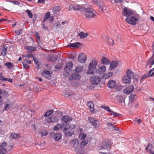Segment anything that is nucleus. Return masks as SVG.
<instances>
[{"mask_svg":"<svg viewBox=\"0 0 154 154\" xmlns=\"http://www.w3.org/2000/svg\"><path fill=\"white\" fill-rule=\"evenodd\" d=\"M45 122L48 123H49L52 122V120H51V117H48L46 118L45 119Z\"/></svg>","mask_w":154,"mask_h":154,"instance_id":"6e6d98bb","label":"nucleus"},{"mask_svg":"<svg viewBox=\"0 0 154 154\" xmlns=\"http://www.w3.org/2000/svg\"><path fill=\"white\" fill-rule=\"evenodd\" d=\"M6 145V142H4L0 144V147L1 148H4V147Z\"/></svg>","mask_w":154,"mask_h":154,"instance_id":"4d7b16f0","label":"nucleus"},{"mask_svg":"<svg viewBox=\"0 0 154 154\" xmlns=\"http://www.w3.org/2000/svg\"><path fill=\"white\" fill-rule=\"evenodd\" d=\"M108 43L110 45H113L114 44V41L111 38H108Z\"/></svg>","mask_w":154,"mask_h":154,"instance_id":"603ef678","label":"nucleus"},{"mask_svg":"<svg viewBox=\"0 0 154 154\" xmlns=\"http://www.w3.org/2000/svg\"><path fill=\"white\" fill-rule=\"evenodd\" d=\"M82 44L79 42H76L73 43H70L68 46H69L72 47L78 48L79 45H81Z\"/></svg>","mask_w":154,"mask_h":154,"instance_id":"c756f323","label":"nucleus"},{"mask_svg":"<svg viewBox=\"0 0 154 154\" xmlns=\"http://www.w3.org/2000/svg\"><path fill=\"white\" fill-rule=\"evenodd\" d=\"M70 143H72L73 145V147L74 148L75 151L77 154H78L79 151L78 148L79 141L76 139H75L70 140Z\"/></svg>","mask_w":154,"mask_h":154,"instance_id":"9d476101","label":"nucleus"},{"mask_svg":"<svg viewBox=\"0 0 154 154\" xmlns=\"http://www.w3.org/2000/svg\"><path fill=\"white\" fill-rule=\"evenodd\" d=\"M97 61L93 60L90 63L88 66V70L87 73L88 75L93 74L96 70V66L97 64Z\"/></svg>","mask_w":154,"mask_h":154,"instance_id":"7ed1b4c3","label":"nucleus"},{"mask_svg":"<svg viewBox=\"0 0 154 154\" xmlns=\"http://www.w3.org/2000/svg\"><path fill=\"white\" fill-rule=\"evenodd\" d=\"M3 49L2 52V55L3 56H5L6 55L7 53V48L5 47V46H3Z\"/></svg>","mask_w":154,"mask_h":154,"instance_id":"79ce46f5","label":"nucleus"},{"mask_svg":"<svg viewBox=\"0 0 154 154\" xmlns=\"http://www.w3.org/2000/svg\"><path fill=\"white\" fill-rule=\"evenodd\" d=\"M7 81L8 82H12V79H4V81Z\"/></svg>","mask_w":154,"mask_h":154,"instance_id":"69168bd1","label":"nucleus"},{"mask_svg":"<svg viewBox=\"0 0 154 154\" xmlns=\"http://www.w3.org/2000/svg\"><path fill=\"white\" fill-rule=\"evenodd\" d=\"M31 63V60L29 59L23 61V64L24 68L27 69L29 68V65Z\"/></svg>","mask_w":154,"mask_h":154,"instance_id":"6ab92c4d","label":"nucleus"},{"mask_svg":"<svg viewBox=\"0 0 154 154\" xmlns=\"http://www.w3.org/2000/svg\"><path fill=\"white\" fill-rule=\"evenodd\" d=\"M131 79L127 75L124 76L122 78V81L125 84L130 83L131 82Z\"/></svg>","mask_w":154,"mask_h":154,"instance_id":"a878e982","label":"nucleus"},{"mask_svg":"<svg viewBox=\"0 0 154 154\" xmlns=\"http://www.w3.org/2000/svg\"><path fill=\"white\" fill-rule=\"evenodd\" d=\"M134 90L133 86L131 85L125 88L123 91V92L125 94H129L131 93Z\"/></svg>","mask_w":154,"mask_h":154,"instance_id":"4468645a","label":"nucleus"},{"mask_svg":"<svg viewBox=\"0 0 154 154\" xmlns=\"http://www.w3.org/2000/svg\"><path fill=\"white\" fill-rule=\"evenodd\" d=\"M88 143V141L87 140H83L81 143V145L82 147H84Z\"/></svg>","mask_w":154,"mask_h":154,"instance_id":"49530a36","label":"nucleus"},{"mask_svg":"<svg viewBox=\"0 0 154 154\" xmlns=\"http://www.w3.org/2000/svg\"><path fill=\"white\" fill-rule=\"evenodd\" d=\"M12 3H13L14 5H19L20 4V3L18 1H11Z\"/></svg>","mask_w":154,"mask_h":154,"instance_id":"bf43d9fd","label":"nucleus"},{"mask_svg":"<svg viewBox=\"0 0 154 154\" xmlns=\"http://www.w3.org/2000/svg\"><path fill=\"white\" fill-rule=\"evenodd\" d=\"M50 17V13L49 12H48L46 13L45 15V17L43 21V22L44 23Z\"/></svg>","mask_w":154,"mask_h":154,"instance_id":"58836bf2","label":"nucleus"},{"mask_svg":"<svg viewBox=\"0 0 154 154\" xmlns=\"http://www.w3.org/2000/svg\"><path fill=\"white\" fill-rule=\"evenodd\" d=\"M20 137L19 134L16 133H11L9 136V138L11 139H17Z\"/></svg>","mask_w":154,"mask_h":154,"instance_id":"b1692460","label":"nucleus"},{"mask_svg":"<svg viewBox=\"0 0 154 154\" xmlns=\"http://www.w3.org/2000/svg\"><path fill=\"white\" fill-rule=\"evenodd\" d=\"M33 56V54H28L25 57H32Z\"/></svg>","mask_w":154,"mask_h":154,"instance_id":"0e129e2a","label":"nucleus"},{"mask_svg":"<svg viewBox=\"0 0 154 154\" xmlns=\"http://www.w3.org/2000/svg\"><path fill=\"white\" fill-rule=\"evenodd\" d=\"M42 76L45 78L50 79L51 78V75L49 71L48 70H44L42 72Z\"/></svg>","mask_w":154,"mask_h":154,"instance_id":"ddd939ff","label":"nucleus"},{"mask_svg":"<svg viewBox=\"0 0 154 154\" xmlns=\"http://www.w3.org/2000/svg\"><path fill=\"white\" fill-rule=\"evenodd\" d=\"M122 11V15L124 16L128 17L134 14V12L131 10L127 7H123Z\"/></svg>","mask_w":154,"mask_h":154,"instance_id":"20e7f679","label":"nucleus"},{"mask_svg":"<svg viewBox=\"0 0 154 154\" xmlns=\"http://www.w3.org/2000/svg\"><path fill=\"white\" fill-rule=\"evenodd\" d=\"M72 66L73 64L71 62L67 63L65 65V71L69 74L71 71Z\"/></svg>","mask_w":154,"mask_h":154,"instance_id":"9b49d317","label":"nucleus"},{"mask_svg":"<svg viewBox=\"0 0 154 154\" xmlns=\"http://www.w3.org/2000/svg\"><path fill=\"white\" fill-rule=\"evenodd\" d=\"M4 79H5V78H4L2 74V73L0 74V80L4 81Z\"/></svg>","mask_w":154,"mask_h":154,"instance_id":"680f3d73","label":"nucleus"},{"mask_svg":"<svg viewBox=\"0 0 154 154\" xmlns=\"http://www.w3.org/2000/svg\"><path fill=\"white\" fill-rule=\"evenodd\" d=\"M42 28L44 29L45 30H48V27L46 26H45L44 24L42 23Z\"/></svg>","mask_w":154,"mask_h":154,"instance_id":"052dcab7","label":"nucleus"},{"mask_svg":"<svg viewBox=\"0 0 154 154\" xmlns=\"http://www.w3.org/2000/svg\"><path fill=\"white\" fill-rule=\"evenodd\" d=\"M6 152V149L5 148L0 147V154H5Z\"/></svg>","mask_w":154,"mask_h":154,"instance_id":"09e8293b","label":"nucleus"},{"mask_svg":"<svg viewBox=\"0 0 154 154\" xmlns=\"http://www.w3.org/2000/svg\"><path fill=\"white\" fill-rule=\"evenodd\" d=\"M112 75L113 73L112 72H109L104 74L103 75V78L105 79H107L111 76Z\"/></svg>","mask_w":154,"mask_h":154,"instance_id":"72a5a7b5","label":"nucleus"},{"mask_svg":"<svg viewBox=\"0 0 154 154\" xmlns=\"http://www.w3.org/2000/svg\"><path fill=\"white\" fill-rule=\"evenodd\" d=\"M124 0H114L116 3H120L123 2Z\"/></svg>","mask_w":154,"mask_h":154,"instance_id":"774afa93","label":"nucleus"},{"mask_svg":"<svg viewBox=\"0 0 154 154\" xmlns=\"http://www.w3.org/2000/svg\"><path fill=\"white\" fill-rule=\"evenodd\" d=\"M25 48L27 49L29 52H31L34 51L36 49V48L35 47L29 46L25 47Z\"/></svg>","mask_w":154,"mask_h":154,"instance_id":"c85d7f7f","label":"nucleus"},{"mask_svg":"<svg viewBox=\"0 0 154 154\" xmlns=\"http://www.w3.org/2000/svg\"><path fill=\"white\" fill-rule=\"evenodd\" d=\"M54 112V111L53 110H50L46 112L44 115V116L46 117L48 116L51 115Z\"/></svg>","mask_w":154,"mask_h":154,"instance_id":"f704fd0d","label":"nucleus"},{"mask_svg":"<svg viewBox=\"0 0 154 154\" xmlns=\"http://www.w3.org/2000/svg\"><path fill=\"white\" fill-rule=\"evenodd\" d=\"M84 8H83L81 5L77 4L69 6V11L72 10H79L82 12H83V10Z\"/></svg>","mask_w":154,"mask_h":154,"instance_id":"6e6552de","label":"nucleus"},{"mask_svg":"<svg viewBox=\"0 0 154 154\" xmlns=\"http://www.w3.org/2000/svg\"><path fill=\"white\" fill-rule=\"evenodd\" d=\"M26 12L28 14V16L30 18H31L32 17V14L30 10L27 9L26 11Z\"/></svg>","mask_w":154,"mask_h":154,"instance_id":"a18cd8bd","label":"nucleus"},{"mask_svg":"<svg viewBox=\"0 0 154 154\" xmlns=\"http://www.w3.org/2000/svg\"><path fill=\"white\" fill-rule=\"evenodd\" d=\"M53 10L54 12H58L60 10V7L58 6H56L54 7Z\"/></svg>","mask_w":154,"mask_h":154,"instance_id":"5fc2aeb1","label":"nucleus"},{"mask_svg":"<svg viewBox=\"0 0 154 154\" xmlns=\"http://www.w3.org/2000/svg\"><path fill=\"white\" fill-rule=\"evenodd\" d=\"M62 120L64 121V122H69L72 121V118L68 116H65L62 117Z\"/></svg>","mask_w":154,"mask_h":154,"instance_id":"393cba45","label":"nucleus"},{"mask_svg":"<svg viewBox=\"0 0 154 154\" xmlns=\"http://www.w3.org/2000/svg\"><path fill=\"white\" fill-rule=\"evenodd\" d=\"M52 135H53V137L54 140L58 141L60 140L62 137V134L60 133H55L54 132L52 133Z\"/></svg>","mask_w":154,"mask_h":154,"instance_id":"dca6fc26","label":"nucleus"},{"mask_svg":"<svg viewBox=\"0 0 154 154\" xmlns=\"http://www.w3.org/2000/svg\"><path fill=\"white\" fill-rule=\"evenodd\" d=\"M153 55H154V54H153ZM147 63L148 64H150L152 65L154 64V57H153V56L151 57L147 60Z\"/></svg>","mask_w":154,"mask_h":154,"instance_id":"473e14b6","label":"nucleus"},{"mask_svg":"<svg viewBox=\"0 0 154 154\" xmlns=\"http://www.w3.org/2000/svg\"><path fill=\"white\" fill-rule=\"evenodd\" d=\"M88 35V33H84L83 32H82L78 34V36L80 37L81 39L86 38Z\"/></svg>","mask_w":154,"mask_h":154,"instance_id":"bb28decb","label":"nucleus"},{"mask_svg":"<svg viewBox=\"0 0 154 154\" xmlns=\"http://www.w3.org/2000/svg\"><path fill=\"white\" fill-rule=\"evenodd\" d=\"M88 105L90 108V111L92 112H93L94 111V104L91 101H90L88 102Z\"/></svg>","mask_w":154,"mask_h":154,"instance_id":"cd10ccee","label":"nucleus"},{"mask_svg":"<svg viewBox=\"0 0 154 154\" xmlns=\"http://www.w3.org/2000/svg\"><path fill=\"white\" fill-rule=\"evenodd\" d=\"M86 55L83 53L80 54L78 57L79 61L82 63H84L86 60Z\"/></svg>","mask_w":154,"mask_h":154,"instance_id":"f8f14e48","label":"nucleus"},{"mask_svg":"<svg viewBox=\"0 0 154 154\" xmlns=\"http://www.w3.org/2000/svg\"><path fill=\"white\" fill-rule=\"evenodd\" d=\"M86 17L87 19H90L94 18L96 16V14H94L89 9L85 8L83 10V12Z\"/></svg>","mask_w":154,"mask_h":154,"instance_id":"0eeeda50","label":"nucleus"},{"mask_svg":"<svg viewBox=\"0 0 154 154\" xmlns=\"http://www.w3.org/2000/svg\"><path fill=\"white\" fill-rule=\"evenodd\" d=\"M140 16L139 14H135L128 17H126L125 21L130 24L134 26L137 24L140 19Z\"/></svg>","mask_w":154,"mask_h":154,"instance_id":"f03ea898","label":"nucleus"},{"mask_svg":"<svg viewBox=\"0 0 154 154\" xmlns=\"http://www.w3.org/2000/svg\"><path fill=\"white\" fill-rule=\"evenodd\" d=\"M135 121H136L138 124H140L142 122L141 120L140 119L137 120V119H135Z\"/></svg>","mask_w":154,"mask_h":154,"instance_id":"338daca9","label":"nucleus"},{"mask_svg":"<svg viewBox=\"0 0 154 154\" xmlns=\"http://www.w3.org/2000/svg\"><path fill=\"white\" fill-rule=\"evenodd\" d=\"M101 107L102 108L105 109V110L107 111L108 112H109V114H110V113H111V111H112L110 109L109 107L108 106H101Z\"/></svg>","mask_w":154,"mask_h":154,"instance_id":"4c0bfd02","label":"nucleus"},{"mask_svg":"<svg viewBox=\"0 0 154 154\" xmlns=\"http://www.w3.org/2000/svg\"><path fill=\"white\" fill-rule=\"evenodd\" d=\"M39 135L42 137L43 136H46L47 134V132L46 130H41L38 132Z\"/></svg>","mask_w":154,"mask_h":154,"instance_id":"7c9ffc66","label":"nucleus"},{"mask_svg":"<svg viewBox=\"0 0 154 154\" xmlns=\"http://www.w3.org/2000/svg\"><path fill=\"white\" fill-rule=\"evenodd\" d=\"M36 36L37 37L38 40L40 39V36L39 33L38 32H36L35 33Z\"/></svg>","mask_w":154,"mask_h":154,"instance_id":"e2e57ef3","label":"nucleus"},{"mask_svg":"<svg viewBox=\"0 0 154 154\" xmlns=\"http://www.w3.org/2000/svg\"><path fill=\"white\" fill-rule=\"evenodd\" d=\"M111 146V142L110 141L104 142L100 145L97 147L99 150L106 149L108 150L110 149Z\"/></svg>","mask_w":154,"mask_h":154,"instance_id":"423d86ee","label":"nucleus"},{"mask_svg":"<svg viewBox=\"0 0 154 154\" xmlns=\"http://www.w3.org/2000/svg\"><path fill=\"white\" fill-rule=\"evenodd\" d=\"M72 79L75 80H79L80 79V76L79 75L74 73L72 75Z\"/></svg>","mask_w":154,"mask_h":154,"instance_id":"2f4dec72","label":"nucleus"},{"mask_svg":"<svg viewBox=\"0 0 154 154\" xmlns=\"http://www.w3.org/2000/svg\"><path fill=\"white\" fill-rule=\"evenodd\" d=\"M75 126L73 125H69L67 122H63L62 125V130L66 136H70L74 134Z\"/></svg>","mask_w":154,"mask_h":154,"instance_id":"f257e3e1","label":"nucleus"},{"mask_svg":"<svg viewBox=\"0 0 154 154\" xmlns=\"http://www.w3.org/2000/svg\"><path fill=\"white\" fill-rule=\"evenodd\" d=\"M135 95L132 94L129 97V100L131 102L132 101L134 100Z\"/></svg>","mask_w":154,"mask_h":154,"instance_id":"3c124183","label":"nucleus"},{"mask_svg":"<svg viewBox=\"0 0 154 154\" xmlns=\"http://www.w3.org/2000/svg\"><path fill=\"white\" fill-rule=\"evenodd\" d=\"M60 128L62 129V125L58 124L54 127L53 130L54 131H57Z\"/></svg>","mask_w":154,"mask_h":154,"instance_id":"a19ab883","label":"nucleus"},{"mask_svg":"<svg viewBox=\"0 0 154 154\" xmlns=\"http://www.w3.org/2000/svg\"><path fill=\"white\" fill-rule=\"evenodd\" d=\"M12 104L11 102H9V103L6 104L5 106L4 111L8 110L9 108L12 107Z\"/></svg>","mask_w":154,"mask_h":154,"instance_id":"e433bc0d","label":"nucleus"},{"mask_svg":"<svg viewBox=\"0 0 154 154\" xmlns=\"http://www.w3.org/2000/svg\"><path fill=\"white\" fill-rule=\"evenodd\" d=\"M147 73L149 76L153 75H154V68L150 69Z\"/></svg>","mask_w":154,"mask_h":154,"instance_id":"c03bdc74","label":"nucleus"},{"mask_svg":"<svg viewBox=\"0 0 154 154\" xmlns=\"http://www.w3.org/2000/svg\"><path fill=\"white\" fill-rule=\"evenodd\" d=\"M149 77H150L148 73L145 74L143 75L142 77V79H143L144 78H147Z\"/></svg>","mask_w":154,"mask_h":154,"instance_id":"13d9d810","label":"nucleus"},{"mask_svg":"<svg viewBox=\"0 0 154 154\" xmlns=\"http://www.w3.org/2000/svg\"><path fill=\"white\" fill-rule=\"evenodd\" d=\"M146 151L149 153L152 154H154V152H153V148L152 144L149 143L146 148Z\"/></svg>","mask_w":154,"mask_h":154,"instance_id":"aec40b11","label":"nucleus"},{"mask_svg":"<svg viewBox=\"0 0 154 154\" xmlns=\"http://www.w3.org/2000/svg\"><path fill=\"white\" fill-rule=\"evenodd\" d=\"M101 62L103 65H109L110 63V61L105 57H103L101 60Z\"/></svg>","mask_w":154,"mask_h":154,"instance_id":"a211bd4d","label":"nucleus"},{"mask_svg":"<svg viewBox=\"0 0 154 154\" xmlns=\"http://www.w3.org/2000/svg\"><path fill=\"white\" fill-rule=\"evenodd\" d=\"M88 121L89 123L91 124L95 129L97 130L99 128L100 125L98 120L97 119L92 118L91 117H89Z\"/></svg>","mask_w":154,"mask_h":154,"instance_id":"39448f33","label":"nucleus"},{"mask_svg":"<svg viewBox=\"0 0 154 154\" xmlns=\"http://www.w3.org/2000/svg\"><path fill=\"white\" fill-rule=\"evenodd\" d=\"M100 78L97 76H93L90 78L91 83L94 85L99 84L100 82Z\"/></svg>","mask_w":154,"mask_h":154,"instance_id":"1a4fd4ad","label":"nucleus"},{"mask_svg":"<svg viewBox=\"0 0 154 154\" xmlns=\"http://www.w3.org/2000/svg\"><path fill=\"white\" fill-rule=\"evenodd\" d=\"M116 85V81L113 80L109 81L107 84L108 87L111 88H114Z\"/></svg>","mask_w":154,"mask_h":154,"instance_id":"412c9836","label":"nucleus"},{"mask_svg":"<svg viewBox=\"0 0 154 154\" xmlns=\"http://www.w3.org/2000/svg\"><path fill=\"white\" fill-rule=\"evenodd\" d=\"M22 31L23 29H20L19 30H16L15 31V32L17 35H19L22 33Z\"/></svg>","mask_w":154,"mask_h":154,"instance_id":"864d4df0","label":"nucleus"},{"mask_svg":"<svg viewBox=\"0 0 154 154\" xmlns=\"http://www.w3.org/2000/svg\"><path fill=\"white\" fill-rule=\"evenodd\" d=\"M5 65L9 69H11L13 67L12 63L11 62L6 63H5Z\"/></svg>","mask_w":154,"mask_h":154,"instance_id":"ea45409f","label":"nucleus"},{"mask_svg":"<svg viewBox=\"0 0 154 154\" xmlns=\"http://www.w3.org/2000/svg\"><path fill=\"white\" fill-rule=\"evenodd\" d=\"M51 118L52 122H57L58 120V119L54 115L51 116Z\"/></svg>","mask_w":154,"mask_h":154,"instance_id":"37998d69","label":"nucleus"},{"mask_svg":"<svg viewBox=\"0 0 154 154\" xmlns=\"http://www.w3.org/2000/svg\"><path fill=\"white\" fill-rule=\"evenodd\" d=\"M83 67L82 66H78L76 68L75 71L77 73L80 72L83 69Z\"/></svg>","mask_w":154,"mask_h":154,"instance_id":"c9c22d12","label":"nucleus"},{"mask_svg":"<svg viewBox=\"0 0 154 154\" xmlns=\"http://www.w3.org/2000/svg\"><path fill=\"white\" fill-rule=\"evenodd\" d=\"M111 115H113L114 116L118 117L121 114L119 113L115 112L112 110L110 114Z\"/></svg>","mask_w":154,"mask_h":154,"instance_id":"de8ad7c7","label":"nucleus"},{"mask_svg":"<svg viewBox=\"0 0 154 154\" xmlns=\"http://www.w3.org/2000/svg\"><path fill=\"white\" fill-rule=\"evenodd\" d=\"M118 62L116 61H112L110 64L109 69L112 70V69L115 68L117 66Z\"/></svg>","mask_w":154,"mask_h":154,"instance_id":"4be33fe9","label":"nucleus"},{"mask_svg":"<svg viewBox=\"0 0 154 154\" xmlns=\"http://www.w3.org/2000/svg\"><path fill=\"white\" fill-rule=\"evenodd\" d=\"M93 2L99 7V8L100 9L101 11L103 10L104 5V3L103 2L100 1H94Z\"/></svg>","mask_w":154,"mask_h":154,"instance_id":"f3484780","label":"nucleus"},{"mask_svg":"<svg viewBox=\"0 0 154 154\" xmlns=\"http://www.w3.org/2000/svg\"><path fill=\"white\" fill-rule=\"evenodd\" d=\"M86 135L84 133H81L79 135V138L80 140H83L85 138Z\"/></svg>","mask_w":154,"mask_h":154,"instance_id":"8fccbe9b","label":"nucleus"},{"mask_svg":"<svg viewBox=\"0 0 154 154\" xmlns=\"http://www.w3.org/2000/svg\"><path fill=\"white\" fill-rule=\"evenodd\" d=\"M126 73V75L131 79H135L134 77L135 75H134V73L131 70H128L127 71Z\"/></svg>","mask_w":154,"mask_h":154,"instance_id":"5701e85b","label":"nucleus"},{"mask_svg":"<svg viewBox=\"0 0 154 154\" xmlns=\"http://www.w3.org/2000/svg\"><path fill=\"white\" fill-rule=\"evenodd\" d=\"M106 70V67L104 65L99 67L98 69L96 70V72L98 74H102Z\"/></svg>","mask_w":154,"mask_h":154,"instance_id":"2eb2a0df","label":"nucleus"}]
</instances>
